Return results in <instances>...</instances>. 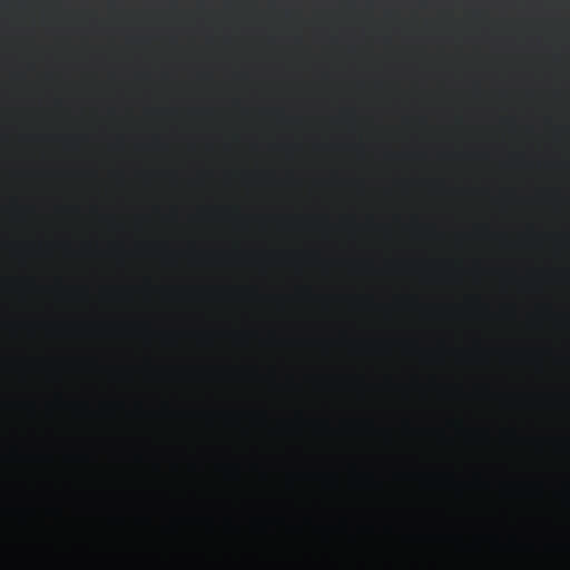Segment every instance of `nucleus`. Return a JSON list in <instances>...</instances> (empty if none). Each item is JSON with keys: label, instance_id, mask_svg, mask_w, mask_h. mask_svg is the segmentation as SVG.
Returning a JSON list of instances; mask_svg holds the SVG:
<instances>
[{"label": "nucleus", "instance_id": "f257e3e1", "mask_svg": "<svg viewBox=\"0 0 570 570\" xmlns=\"http://www.w3.org/2000/svg\"><path fill=\"white\" fill-rule=\"evenodd\" d=\"M88 568V561L67 551L60 552L59 570H85Z\"/></svg>", "mask_w": 570, "mask_h": 570}, {"label": "nucleus", "instance_id": "39448f33", "mask_svg": "<svg viewBox=\"0 0 570 570\" xmlns=\"http://www.w3.org/2000/svg\"><path fill=\"white\" fill-rule=\"evenodd\" d=\"M59 401L60 403H66V399L61 394L59 395Z\"/></svg>", "mask_w": 570, "mask_h": 570}, {"label": "nucleus", "instance_id": "20e7f679", "mask_svg": "<svg viewBox=\"0 0 570 570\" xmlns=\"http://www.w3.org/2000/svg\"><path fill=\"white\" fill-rule=\"evenodd\" d=\"M8 399V390L4 385L0 386V407L6 404V400Z\"/></svg>", "mask_w": 570, "mask_h": 570}, {"label": "nucleus", "instance_id": "f03ea898", "mask_svg": "<svg viewBox=\"0 0 570 570\" xmlns=\"http://www.w3.org/2000/svg\"><path fill=\"white\" fill-rule=\"evenodd\" d=\"M12 564H14V552L12 551V546L3 535H1L0 570H12Z\"/></svg>", "mask_w": 570, "mask_h": 570}, {"label": "nucleus", "instance_id": "7ed1b4c3", "mask_svg": "<svg viewBox=\"0 0 570 570\" xmlns=\"http://www.w3.org/2000/svg\"><path fill=\"white\" fill-rule=\"evenodd\" d=\"M37 570H42V518L37 519Z\"/></svg>", "mask_w": 570, "mask_h": 570}]
</instances>
